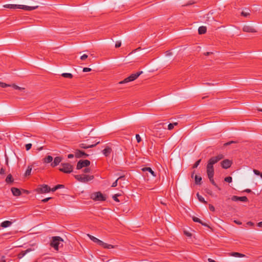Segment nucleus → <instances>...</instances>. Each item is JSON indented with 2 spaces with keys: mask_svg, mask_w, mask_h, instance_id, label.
<instances>
[{
  "mask_svg": "<svg viewBox=\"0 0 262 262\" xmlns=\"http://www.w3.org/2000/svg\"><path fill=\"white\" fill-rule=\"evenodd\" d=\"M209 208L210 210H211V211H215L214 207L212 205H211V204H209Z\"/></svg>",
  "mask_w": 262,
  "mask_h": 262,
  "instance_id": "48",
  "label": "nucleus"
},
{
  "mask_svg": "<svg viewBox=\"0 0 262 262\" xmlns=\"http://www.w3.org/2000/svg\"><path fill=\"white\" fill-rule=\"evenodd\" d=\"M5 8L9 9H21V5L7 4L4 6Z\"/></svg>",
  "mask_w": 262,
  "mask_h": 262,
  "instance_id": "19",
  "label": "nucleus"
},
{
  "mask_svg": "<svg viewBox=\"0 0 262 262\" xmlns=\"http://www.w3.org/2000/svg\"><path fill=\"white\" fill-rule=\"evenodd\" d=\"M64 188V186L63 185L58 184V185H56V188L57 189H59V188Z\"/></svg>",
  "mask_w": 262,
  "mask_h": 262,
  "instance_id": "54",
  "label": "nucleus"
},
{
  "mask_svg": "<svg viewBox=\"0 0 262 262\" xmlns=\"http://www.w3.org/2000/svg\"><path fill=\"white\" fill-rule=\"evenodd\" d=\"M196 195L200 202L203 203L205 204H207V202L205 200L204 198L201 195H200L198 192L197 193Z\"/></svg>",
  "mask_w": 262,
  "mask_h": 262,
  "instance_id": "29",
  "label": "nucleus"
},
{
  "mask_svg": "<svg viewBox=\"0 0 262 262\" xmlns=\"http://www.w3.org/2000/svg\"><path fill=\"white\" fill-rule=\"evenodd\" d=\"M142 73L143 71H139L136 73L132 74L128 77L125 78L123 80L120 81L119 84H124L128 82L133 81L136 80Z\"/></svg>",
  "mask_w": 262,
  "mask_h": 262,
  "instance_id": "4",
  "label": "nucleus"
},
{
  "mask_svg": "<svg viewBox=\"0 0 262 262\" xmlns=\"http://www.w3.org/2000/svg\"><path fill=\"white\" fill-rule=\"evenodd\" d=\"M210 182L211 183V184L212 185H213L214 186H215L216 187L218 188L219 189H220V188H219L218 187V186L217 185V184L215 183V182H214V180H213V176H211V177H208Z\"/></svg>",
  "mask_w": 262,
  "mask_h": 262,
  "instance_id": "34",
  "label": "nucleus"
},
{
  "mask_svg": "<svg viewBox=\"0 0 262 262\" xmlns=\"http://www.w3.org/2000/svg\"><path fill=\"white\" fill-rule=\"evenodd\" d=\"M5 173V170L4 168L2 167L0 170V174L3 175Z\"/></svg>",
  "mask_w": 262,
  "mask_h": 262,
  "instance_id": "53",
  "label": "nucleus"
},
{
  "mask_svg": "<svg viewBox=\"0 0 262 262\" xmlns=\"http://www.w3.org/2000/svg\"><path fill=\"white\" fill-rule=\"evenodd\" d=\"M224 156L222 154H219L216 156L211 157L208 161L206 167V172L208 177L214 176V170L213 165L223 159Z\"/></svg>",
  "mask_w": 262,
  "mask_h": 262,
  "instance_id": "1",
  "label": "nucleus"
},
{
  "mask_svg": "<svg viewBox=\"0 0 262 262\" xmlns=\"http://www.w3.org/2000/svg\"><path fill=\"white\" fill-rule=\"evenodd\" d=\"M207 31V28L205 26H201L198 29V32L199 34H204Z\"/></svg>",
  "mask_w": 262,
  "mask_h": 262,
  "instance_id": "24",
  "label": "nucleus"
},
{
  "mask_svg": "<svg viewBox=\"0 0 262 262\" xmlns=\"http://www.w3.org/2000/svg\"><path fill=\"white\" fill-rule=\"evenodd\" d=\"M121 194H120V193H117V194H114L113 196V200L116 201V202H119L120 201L119 200V199H118V197L120 196Z\"/></svg>",
  "mask_w": 262,
  "mask_h": 262,
  "instance_id": "36",
  "label": "nucleus"
},
{
  "mask_svg": "<svg viewBox=\"0 0 262 262\" xmlns=\"http://www.w3.org/2000/svg\"><path fill=\"white\" fill-rule=\"evenodd\" d=\"M87 58H88V55H86V54H83V55H82V56L80 57V59H81L82 60H84L86 59Z\"/></svg>",
  "mask_w": 262,
  "mask_h": 262,
  "instance_id": "50",
  "label": "nucleus"
},
{
  "mask_svg": "<svg viewBox=\"0 0 262 262\" xmlns=\"http://www.w3.org/2000/svg\"><path fill=\"white\" fill-rule=\"evenodd\" d=\"M10 86H11L10 84H6L5 83L0 81V86L2 88H6V87Z\"/></svg>",
  "mask_w": 262,
  "mask_h": 262,
  "instance_id": "42",
  "label": "nucleus"
},
{
  "mask_svg": "<svg viewBox=\"0 0 262 262\" xmlns=\"http://www.w3.org/2000/svg\"><path fill=\"white\" fill-rule=\"evenodd\" d=\"M237 143V142L236 141H231L228 142L227 143H225L224 144V146H228V145L231 144L232 143Z\"/></svg>",
  "mask_w": 262,
  "mask_h": 262,
  "instance_id": "43",
  "label": "nucleus"
},
{
  "mask_svg": "<svg viewBox=\"0 0 262 262\" xmlns=\"http://www.w3.org/2000/svg\"><path fill=\"white\" fill-rule=\"evenodd\" d=\"M62 161V158L61 157H56L53 162L51 163V166L52 167H55L57 166Z\"/></svg>",
  "mask_w": 262,
  "mask_h": 262,
  "instance_id": "15",
  "label": "nucleus"
},
{
  "mask_svg": "<svg viewBox=\"0 0 262 262\" xmlns=\"http://www.w3.org/2000/svg\"><path fill=\"white\" fill-rule=\"evenodd\" d=\"M243 31L249 33H255L257 31L252 26L249 25H245L243 28Z\"/></svg>",
  "mask_w": 262,
  "mask_h": 262,
  "instance_id": "13",
  "label": "nucleus"
},
{
  "mask_svg": "<svg viewBox=\"0 0 262 262\" xmlns=\"http://www.w3.org/2000/svg\"><path fill=\"white\" fill-rule=\"evenodd\" d=\"M83 171L84 172V173H89L91 171V168H89V167H86L85 168H84L83 170Z\"/></svg>",
  "mask_w": 262,
  "mask_h": 262,
  "instance_id": "46",
  "label": "nucleus"
},
{
  "mask_svg": "<svg viewBox=\"0 0 262 262\" xmlns=\"http://www.w3.org/2000/svg\"><path fill=\"white\" fill-rule=\"evenodd\" d=\"M136 138L138 143H139L141 141V138L139 134H136Z\"/></svg>",
  "mask_w": 262,
  "mask_h": 262,
  "instance_id": "45",
  "label": "nucleus"
},
{
  "mask_svg": "<svg viewBox=\"0 0 262 262\" xmlns=\"http://www.w3.org/2000/svg\"><path fill=\"white\" fill-rule=\"evenodd\" d=\"M75 156L77 158H80L82 157H87L89 156V155L82 150L76 149L75 152Z\"/></svg>",
  "mask_w": 262,
  "mask_h": 262,
  "instance_id": "11",
  "label": "nucleus"
},
{
  "mask_svg": "<svg viewBox=\"0 0 262 262\" xmlns=\"http://www.w3.org/2000/svg\"><path fill=\"white\" fill-rule=\"evenodd\" d=\"M232 163V162L231 161H230L228 159H225V160H224L221 162V166L222 167V168H223L224 169H227L231 166Z\"/></svg>",
  "mask_w": 262,
  "mask_h": 262,
  "instance_id": "12",
  "label": "nucleus"
},
{
  "mask_svg": "<svg viewBox=\"0 0 262 262\" xmlns=\"http://www.w3.org/2000/svg\"><path fill=\"white\" fill-rule=\"evenodd\" d=\"M231 200L233 201H242V202H247L248 201V198L246 196H236V195H233L231 198Z\"/></svg>",
  "mask_w": 262,
  "mask_h": 262,
  "instance_id": "14",
  "label": "nucleus"
},
{
  "mask_svg": "<svg viewBox=\"0 0 262 262\" xmlns=\"http://www.w3.org/2000/svg\"><path fill=\"white\" fill-rule=\"evenodd\" d=\"M253 172L256 175H257V176L260 175V172L259 171H258V170L254 169Z\"/></svg>",
  "mask_w": 262,
  "mask_h": 262,
  "instance_id": "55",
  "label": "nucleus"
},
{
  "mask_svg": "<svg viewBox=\"0 0 262 262\" xmlns=\"http://www.w3.org/2000/svg\"><path fill=\"white\" fill-rule=\"evenodd\" d=\"M62 77L64 78L71 79L73 77V75L71 73H64L61 75Z\"/></svg>",
  "mask_w": 262,
  "mask_h": 262,
  "instance_id": "31",
  "label": "nucleus"
},
{
  "mask_svg": "<svg viewBox=\"0 0 262 262\" xmlns=\"http://www.w3.org/2000/svg\"><path fill=\"white\" fill-rule=\"evenodd\" d=\"M192 220L194 222H197V223H201L202 222V221L200 219H199L198 217H195V216L192 217Z\"/></svg>",
  "mask_w": 262,
  "mask_h": 262,
  "instance_id": "38",
  "label": "nucleus"
},
{
  "mask_svg": "<svg viewBox=\"0 0 262 262\" xmlns=\"http://www.w3.org/2000/svg\"><path fill=\"white\" fill-rule=\"evenodd\" d=\"M91 71H92V69L89 68H84L82 70V71L83 72H90Z\"/></svg>",
  "mask_w": 262,
  "mask_h": 262,
  "instance_id": "47",
  "label": "nucleus"
},
{
  "mask_svg": "<svg viewBox=\"0 0 262 262\" xmlns=\"http://www.w3.org/2000/svg\"><path fill=\"white\" fill-rule=\"evenodd\" d=\"M230 255L233 256L239 257H243L245 256L244 254L238 253V252H232L231 253Z\"/></svg>",
  "mask_w": 262,
  "mask_h": 262,
  "instance_id": "30",
  "label": "nucleus"
},
{
  "mask_svg": "<svg viewBox=\"0 0 262 262\" xmlns=\"http://www.w3.org/2000/svg\"><path fill=\"white\" fill-rule=\"evenodd\" d=\"M247 224L249 226H253L254 225V223L251 222V221H249L247 223Z\"/></svg>",
  "mask_w": 262,
  "mask_h": 262,
  "instance_id": "58",
  "label": "nucleus"
},
{
  "mask_svg": "<svg viewBox=\"0 0 262 262\" xmlns=\"http://www.w3.org/2000/svg\"><path fill=\"white\" fill-rule=\"evenodd\" d=\"M12 193L13 195L18 196L21 195V191L20 189L15 187H12L11 189Z\"/></svg>",
  "mask_w": 262,
  "mask_h": 262,
  "instance_id": "18",
  "label": "nucleus"
},
{
  "mask_svg": "<svg viewBox=\"0 0 262 262\" xmlns=\"http://www.w3.org/2000/svg\"><path fill=\"white\" fill-rule=\"evenodd\" d=\"M96 243L99 245V246H101L103 248L104 247L105 243H104L103 241L100 240L98 239V242H96Z\"/></svg>",
  "mask_w": 262,
  "mask_h": 262,
  "instance_id": "41",
  "label": "nucleus"
},
{
  "mask_svg": "<svg viewBox=\"0 0 262 262\" xmlns=\"http://www.w3.org/2000/svg\"><path fill=\"white\" fill-rule=\"evenodd\" d=\"M202 225L204 226H205V227H208V228H210L209 226L205 223H204L202 221L201 222V223H200Z\"/></svg>",
  "mask_w": 262,
  "mask_h": 262,
  "instance_id": "57",
  "label": "nucleus"
},
{
  "mask_svg": "<svg viewBox=\"0 0 262 262\" xmlns=\"http://www.w3.org/2000/svg\"><path fill=\"white\" fill-rule=\"evenodd\" d=\"M166 124L164 123H160L155 125L152 132L154 135L157 137L163 138L165 136L164 129H166Z\"/></svg>",
  "mask_w": 262,
  "mask_h": 262,
  "instance_id": "2",
  "label": "nucleus"
},
{
  "mask_svg": "<svg viewBox=\"0 0 262 262\" xmlns=\"http://www.w3.org/2000/svg\"><path fill=\"white\" fill-rule=\"evenodd\" d=\"M121 179H123L124 180H125V178L124 176H120L119 178H118L113 183L112 185V187H116L118 185V181Z\"/></svg>",
  "mask_w": 262,
  "mask_h": 262,
  "instance_id": "28",
  "label": "nucleus"
},
{
  "mask_svg": "<svg viewBox=\"0 0 262 262\" xmlns=\"http://www.w3.org/2000/svg\"><path fill=\"white\" fill-rule=\"evenodd\" d=\"M32 169V165H29L27 168V170L25 173L26 177L29 176L31 174V170Z\"/></svg>",
  "mask_w": 262,
  "mask_h": 262,
  "instance_id": "27",
  "label": "nucleus"
},
{
  "mask_svg": "<svg viewBox=\"0 0 262 262\" xmlns=\"http://www.w3.org/2000/svg\"><path fill=\"white\" fill-rule=\"evenodd\" d=\"M12 222L9 221H5L1 224L0 226L3 228H7L10 226Z\"/></svg>",
  "mask_w": 262,
  "mask_h": 262,
  "instance_id": "21",
  "label": "nucleus"
},
{
  "mask_svg": "<svg viewBox=\"0 0 262 262\" xmlns=\"http://www.w3.org/2000/svg\"><path fill=\"white\" fill-rule=\"evenodd\" d=\"M99 143H100V141H98L96 143L93 144H88L86 143H81L79 144V147L81 148L87 149V148H89L94 147L96 146L97 144H98Z\"/></svg>",
  "mask_w": 262,
  "mask_h": 262,
  "instance_id": "10",
  "label": "nucleus"
},
{
  "mask_svg": "<svg viewBox=\"0 0 262 262\" xmlns=\"http://www.w3.org/2000/svg\"><path fill=\"white\" fill-rule=\"evenodd\" d=\"M103 248L105 249H112V248H114L115 246L112 245L108 244H106L105 243Z\"/></svg>",
  "mask_w": 262,
  "mask_h": 262,
  "instance_id": "37",
  "label": "nucleus"
},
{
  "mask_svg": "<svg viewBox=\"0 0 262 262\" xmlns=\"http://www.w3.org/2000/svg\"><path fill=\"white\" fill-rule=\"evenodd\" d=\"M63 242V239L60 236H54L50 243V246L54 248L55 250H58L59 246L61 243Z\"/></svg>",
  "mask_w": 262,
  "mask_h": 262,
  "instance_id": "6",
  "label": "nucleus"
},
{
  "mask_svg": "<svg viewBox=\"0 0 262 262\" xmlns=\"http://www.w3.org/2000/svg\"><path fill=\"white\" fill-rule=\"evenodd\" d=\"M91 162L88 160H80L76 166L77 169H80L83 167H88L90 165Z\"/></svg>",
  "mask_w": 262,
  "mask_h": 262,
  "instance_id": "9",
  "label": "nucleus"
},
{
  "mask_svg": "<svg viewBox=\"0 0 262 262\" xmlns=\"http://www.w3.org/2000/svg\"><path fill=\"white\" fill-rule=\"evenodd\" d=\"M53 157L49 155L44 158L42 161L44 163H51L53 161Z\"/></svg>",
  "mask_w": 262,
  "mask_h": 262,
  "instance_id": "22",
  "label": "nucleus"
},
{
  "mask_svg": "<svg viewBox=\"0 0 262 262\" xmlns=\"http://www.w3.org/2000/svg\"><path fill=\"white\" fill-rule=\"evenodd\" d=\"M142 170L143 171H148V172H150L154 177H156V174H155V172L150 167L143 168L142 169Z\"/></svg>",
  "mask_w": 262,
  "mask_h": 262,
  "instance_id": "26",
  "label": "nucleus"
},
{
  "mask_svg": "<svg viewBox=\"0 0 262 262\" xmlns=\"http://www.w3.org/2000/svg\"><path fill=\"white\" fill-rule=\"evenodd\" d=\"M61 167L59 168V170L65 173H70L73 171V166L69 163H61Z\"/></svg>",
  "mask_w": 262,
  "mask_h": 262,
  "instance_id": "3",
  "label": "nucleus"
},
{
  "mask_svg": "<svg viewBox=\"0 0 262 262\" xmlns=\"http://www.w3.org/2000/svg\"><path fill=\"white\" fill-rule=\"evenodd\" d=\"M212 54H213L212 52H207L205 53L204 55H206V56H208V55H211Z\"/></svg>",
  "mask_w": 262,
  "mask_h": 262,
  "instance_id": "61",
  "label": "nucleus"
},
{
  "mask_svg": "<svg viewBox=\"0 0 262 262\" xmlns=\"http://www.w3.org/2000/svg\"><path fill=\"white\" fill-rule=\"evenodd\" d=\"M195 183L196 185H201L202 183V178L200 176L195 175L194 177Z\"/></svg>",
  "mask_w": 262,
  "mask_h": 262,
  "instance_id": "25",
  "label": "nucleus"
},
{
  "mask_svg": "<svg viewBox=\"0 0 262 262\" xmlns=\"http://www.w3.org/2000/svg\"><path fill=\"white\" fill-rule=\"evenodd\" d=\"M121 41H117L116 42V44H115V47L116 48H119L121 46Z\"/></svg>",
  "mask_w": 262,
  "mask_h": 262,
  "instance_id": "49",
  "label": "nucleus"
},
{
  "mask_svg": "<svg viewBox=\"0 0 262 262\" xmlns=\"http://www.w3.org/2000/svg\"><path fill=\"white\" fill-rule=\"evenodd\" d=\"M201 161V159H199V160H198L197 161L195 162V163L194 164V165H193V168H196L200 164V162Z\"/></svg>",
  "mask_w": 262,
  "mask_h": 262,
  "instance_id": "39",
  "label": "nucleus"
},
{
  "mask_svg": "<svg viewBox=\"0 0 262 262\" xmlns=\"http://www.w3.org/2000/svg\"><path fill=\"white\" fill-rule=\"evenodd\" d=\"M36 191L39 193H46L51 191L50 187L46 185L43 184L39 185Z\"/></svg>",
  "mask_w": 262,
  "mask_h": 262,
  "instance_id": "8",
  "label": "nucleus"
},
{
  "mask_svg": "<svg viewBox=\"0 0 262 262\" xmlns=\"http://www.w3.org/2000/svg\"><path fill=\"white\" fill-rule=\"evenodd\" d=\"M10 86H12L13 89H14L15 90H18L20 91H23L25 89L24 88L20 87V86L16 85L15 84H12Z\"/></svg>",
  "mask_w": 262,
  "mask_h": 262,
  "instance_id": "32",
  "label": "nucleus"
},
{
  "mask_svg": "<svg viewBox=\"0 0 262 262\" xmlns=\"http://www.w3.org/2000/svg\"><path fill=\"white\" fill-rule=\"evenodd\" d=\"M74 177L78 181L83 183L88 182L94 178V176H89L86 174L75 175Z\"/></svg>",
  "mask_w": 262,
  "mask_h": 262,
  "instance_id": "5",
  "label": "nucleus"
},
{
  "mask_svg": "<svg viewBox=\"0 0 262 262\" xmlns=\"http://www.w3.org/2000/svg\"><path fill=\"white\" fill-rule=\"evenodd\" d=\"M246 11H243L241 12V15L244 16V17H247L250 15V10L248 9H246Z\"/></svg>",
  "mask_w": 262,
  "mask_h": 262,
  "instance_id": "33",
  "label": "nucleus"
},
{
  "mask_svg": "<svg viewBox=\"0 0 262 262\" xmlns=\"http://www.w3.org/2000/svg\"><path fill=\"white\" fill-rule=\"evenodd\" d=\"M165 54L166 56H170V55H172V53L170 51H167L166 52H165Z\"/></svg>",
  "mask_w": 262,
  "mask_h": 262,
  "instance_id": "59",
  "label": "nucleus"
},
{
  "mask_svg": "<svg viewBox=\"0 0 262 262\" xmlns=\"http://www.w3.org/2000/svg\"><path fill=\"white\" fill-rule=\"evenodd\" d=\"M225 181L228 182V183H231L232 181V178L231 177H226L224 179Z\"/></svg>",
  "mask_w": 262,
  "mask_h": 262,
  "instance_id": "40",
  "label": "nucleus"
},
{
  "mask_svg": "<svg viewBox=\"0 0 262 262\" xmlns=\"http://www.w3.org/2000/svg\"><path fill=\"white\" fill-rule=\"evenodd\" d=\"M184 234L187 235V236H189V237H190L191 236V234L190 233H189V232L188 231H184Z\"/></svg>",
  "mask_w": 262,
  "mask_h": 262,
  "instance_id": "56",
  "label": "nucleus"
},
{
  "mask_svg": "<svg viewBox=\"0 0 262 262\" xmlns=\"http://www.w3.org/2000/svg\"><path fill=\"white\" fill-rule=\"evenodd\" d=\"M45 262H53L52 258H48L47 259H45Z\"/></svg>",
  "mask_w": 262,
  "mask_h": 262,
  "instance_id": "60",
  "label": "nucleus"
},
{
  "mask_svg": "<svg viewBox=\"0 0 262 262\" xmlns=\"http://www.w3.org/2000/svg\"><path fill=\"white\" fill-rule=\"evenodd\" d=\"M102 152L105 157H108L112 152V149L111 147L106 146Z\"/></svg>",
  "mask_w": 262,
  "mask_h": 262,
  "instance_id": "17",
  "label": "nucleus"
},
{
  "mask_svg": "<svg viewBox=\"0 0 262 262\" xmlns=\"http://www.w3.org/2000/svg\"><path fill=\"white\" fill-rule=\"evenodd\" d=\"M208 260L209 262H216L214 260H213L211 258H208Z\"/></svg>",
  "mask_w": 262,
  "mask_h": 262,
  "instance_id": "64",
  "label": "nucleus"
},
{
  "mask_svg": "<svg viewBox=\"0 0 262 262\" xmlns=\"http://www.w3.org/2000/svg\"><path fill=\"white\" fill-rule=\"evenodd\" d=\"M38 7V6H28L26 5H21V9H23L27 11H32L37 9Z\"/></svg>",
  "mask_w": 262,
  "mask_h": 262,
  "instance_id": "20",
  "label": "nucleus"
},
{
  "mask_svg": "<svg viewBox=\"0 0 262 262\" xmlns=\"http://www.w3.org/2000/svg\"><path fill=\"white\" fill-rule=\"evenodd\" d=\"M5 181L7 184H10L13 182L14 179L11 174H9L7 176Z\"/></svg>",
  "mask_w": 262,
  "mask_h": 262,
  "instance_id": "23",
  "label": "nucleus"
},
{
  "mask_svg": "<svg viewBox=\"0 0 262 262\" xmlns=\"http://www.w3.org/2000/svg\"><path fill=\"white\" fill-rule=\"evenodd\" d=\"M25 146H26V150L28 151V150H30L31 148V147H32V144H31V143L27 144H26Z\"/></svg>",
  "mask_w": 262,
  "mask_h": 262,
  "instance_id": "44",
  "label": "nucleus"
},
{
  "mask_svg": "<svg viewBox=\"0 0 262 262\" xmlns=\"http://www.w3.org/2000/svg\"><path fill=\"white\" fill-rule=\"evenodd\" d=\"M173 126L172 123H169L168 125V129L171 130L173 128Z\"/></svg>",
  "mask_w": 262,
  "mask_h": 262,
  "instance_id": "52",
  "label": "nucleus"
},
{
  "mask_svg": "<svg viewBox=\"0 0 262 262\" xmlns=\"http://www.w3.org/2000/svg\"><path fill=\"white\" fill-rule=\"evenodd\" d=\"M33 250V249H32V248H28L27 249V250H24V251H21L17 255V258L18 259H21L26 254H27V253H28L29 252H30L31 251H32Z\"/></svg>",
  "mask_w": 262,
  "mask_h": 262,
  "instance_id": "16",
  "label": "nucleus"
},
{
  "mask_svg": "<svg viewBox=\"0 0 262 262\" xmlns=\"http://www.w3.org/2000/svg\"><path fill=\"white\" fill-rule=\"evenodd\" d=\"M52 199V198L51 197H49V198H45L43 200H42V202H43V203H46L48 201H49L50 200H51Z\"/></svg>",
  "mask_w": 262,
  "mask_h": 262,
  "instance_id": "51",
  "label": "nucleus"
},
{
  "mask_svg": "<svg viewBox=\"0 0 262 262\" xmlns=\"http://www.w3.org/2000/svg\"><path fill=\"white\" fill-rule=\"evenodd\" d=\"M88 237L94 243H96L98 242V239L95 236L91 235L89 234H88Z\"/></svg>",
  "mask_w": 262,
  "mask_h": 262,
  "instance_id": "35",
  "label": "nucleus"
},
{
  "mask_svg": "<svg viewBox=\"0 0 262 262\" xmlns=\"http://www.w3.org/2000/svg\"><path fill=\"white\" fill-rule=\"evenodd\" d=\"M257 226L259 227H262V221L261 222H259L258 224H257Z\"/></svg>",
  "mask_w": 262,
  "mask_h": 262,
  "instance_id": "63",
  "label": "nucleus"
},
{
  "mask_svg": "<svg viewBox=\"0 0 262 262\" xmlns=\"http://www.w3.org/2000/svg\"><path fill=\"white\" fill-rule=\"evenodd\" d=\"M91 198L95 201H105L106 200V196L100 191L92 193Z\"/></svg>",
  "mask_w": 262,
  "mask_h": 262,
  "instance_id": "7",
  "label": "nucleus"
},
{
  "mask_svg": "<svg viewBox=\"0 0 262 262\" xmlns=\"http://www.w3.org/2000/svg\"><path fill=\"white\" fill-rule=\"evenodd\" d=\"M74 157V155L73 154H69L68 156V158L69 159H71V158H72Z\"/></svg>",
  "mask_w": 262,
  "mask_h": 262,
  "instance_id": "62",
  "label": "nucleus"
}]
</instances>
